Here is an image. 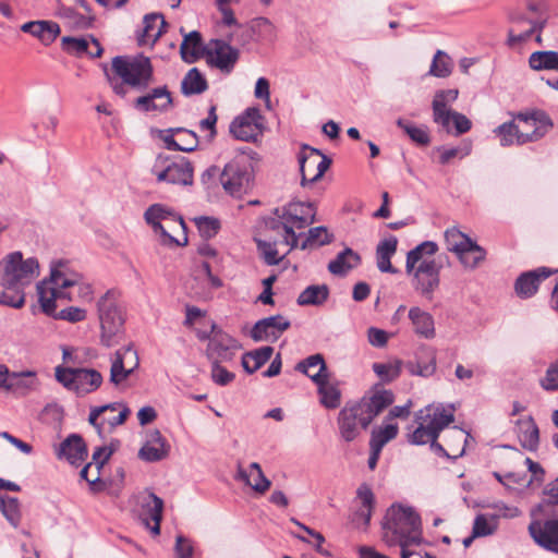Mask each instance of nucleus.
<instances>
[{
  "label": "nucleus",
  "instance_id": "obj_49",
  "mask_svg": "<svg viewBox=\"0 0 558 558\" xmlns=\"http://www.w3.org/2000/svg\"><path fill=\"white\" fill-rule=\"evenodd\" d=\"M469 434L462 428L454 427L446 435L447 446L452 454V459H457L464 453L465 444Z\"/></svg>",
  "mask_w": 558,
  "mask_h": 558
},
{
  "label": "nucleus",
  "instance_id": "obj_8",
  "mask_svg": "<svg viewBox=\"0 0 558 558\" xmlns=\"http://www.w3.org/2000/svg\"><path fill=\"white\" fill-rule=\"evenodd\" d=\"M0 267L3 269L1 284L5 289L24 290L39 276L38 260L34 257L23 259L21 252L9 254Z\"/></svg>",
  "mask_w": 558,
  "mask_h": 558
},
{
  "label": "nucleus",
  "instance_id": "obj_32",
  "mask_svg": "<svg viewBox=\"0 0 558 558\" xmlns=\"http://www.w3.org/2000/svg\"><path fill=\"white\" fill-rule=\"evenodd\" d=\"M142 519L144 523L149 526V521L154 522V526L150 527V531L158 535L160 533V521L162 518V509L163 501L161 498L156 496L155 494H148L142 504Z\"/></svg>",
  "mask_w": 558,
  "mask_h": 558
},
{
  "label": "nucleus",
  "instance_id": "obj_15",
  "mask_svg": "<svg viewBox=\"0 0 558 558\" xmlns=\"http://www.w3.org/2000/svg\"><path fill=\"white\" fill-rule=\"evenodd\" d=\"M301 185L306 186L317 182L328 170L331 159L322 154L320 150L303 145L302 153L299 157Z\"/></svg>",
  "mask_w": 558,
  "mask_h": 558
},
{
  "label": "nucleus",
  "instance_id": "obj_30",
  "mask_svg": "<svg viewBox=\"0 0 558 558\" xmlns=\"http://www.w3.org/2000/svg\"><path fill=\"white\" fill-rule=\"evenodd\" d=\"M518 438L521 446L530 451H535L539 444V429L532 416L518 418L515 422Z\"/></svg>",
  "mask_w": 558,
  "mask_h": 558
},
{
  "label": "nucleus",
  "instance_id": "obj_39",
  "mask_svg": "<svg viewBox=\"0 0 558 558\" xmlns=\"http://www.w3.org/2000/svg\"><path fill=\"white\" fill-rule=\"evenodd\" d=\"M409 318L418 336L426 339L435 337L434 318L429 313L422 311L420 307H412L409 311Z\"/></svg>",
  "mask_w": 558,
  "mask_h": 558
},
{
  "label": "nucleus",
  "instance_id": "obj_43",
  "mask_svg": "<svg viewBox=\"0 0 558 558\" xmlns=\"http://www.w3.org/2000/svg\"><path fill=\"white\" fill-rule=\"evenodd\" d=\"M272 353L271 347H263L247 352L242 356V366L245 372L253 374L270 360Z\"/></svg>",
  "mask_w": 558,
  "mask_h": 558
},
{
  "label": "nucleus",
  "instance_id": "obj_12",
  "mask_svg": "<svg viewBox=\"0 0 558 558\" xmlns=\"http://www.w3.org/2000/svg\"><path fill=\"white\" fill-rule=\"evenodd\" d=\"M54 376L68 390L76 395H87L97 390L102 384V375L94 368L57 366Z\"/></svg>",
  "mask_w": 558,
  "mask_h": 558
},
{
  "label": "nucleus",
  "instance_id": "obj_41",
  "mask_svg": "<svg viewBox=\"0 0 558 558\" xmlns=\"http://www.w3.org/2000/svg\"><path fill=\"white\" fill-rule=\"evenodd\" d=\"M328 298L329 288L327 284H312L299 294L296 303L300 306H320Z\"/></svg>",
  "mask_w": 558,
  "mask_h": 558
},
{
  "label": "nucleus",
  "instance_id": "obj_25",
  "mask_svg": "<svg viewBox=\"0 0 558 558\" xmlns=\"http://www.w3.org/2000/svg\"><path fill=\"white\" fill-rule=\"evenodd\" d=\"M445 241L447 250L456 253L461 264H469L464 258V253L470 252V250L480 252L477 259L482 257V247L457 228L446 230Z\"/></svg>",
  "mask_w": 558,
  "mask_h": 558
},
{
  "label": "nucleus",
  "instance_id": "obj_47",
  "mask_svg": "<svg viewBox=\"0 0 558 558\" xmlns=\"http://www.w3.org/2000/svg\"><path fill=\"white\" fill-rule=\"evenodd\" d=\"M332 234H330L326 227H314L307 232L306 238L298 245L301 250L311 247L323 246L329 244L332 241Z\"/></svg>",
  "mask_w": 558,
  "mask_h": 558
},
{
  "label": "nucleus",
  "instance_id": "obj_45",
  "mask_svg": "<svg viewBox=\"0 0 558 558\" xmlns=\"http://www.w3.org/2000/svg\"><path fill=\"white\" fill-rule=\"evenodd\" d=\"M396 123L415 144L427 146L430 143V136L427 126H416L402 118H399Z\"/></svg>",
  "mask_w": 558,
  "mask_h": 558
},
{
  "label": "nucleus",
  "instance_id": "obj_31",
  "mask_svg": "<svg viewBox=\"0 0 558 558\" xmlns=\"http://www.w3.org/2000/svg\"><path fill=\"white\" fill-rule=\"evenodd\" d=\"M458 89H441L437 90L434 95L432 102L433 120L437 124H445L449 111H452L449 106L458 98Z\"/></svg>",
  "mask_w": 558,
  "mask_h": 558
},
{
  "label": "nucleus",
  "instance_id": "obj_23",
  "mask_svg": "<svg viewBox=\"0 0 558 558\" xmlns=\"http://www.w3.org/2000/svg\"><path fill=\"white\" fill-rule=\"evenodd\" d=\"M555 271L549 268L539 267L521 274L514 283L515 293L521 299H529L533 296L538 290L541 280L548 278Z\"/></svg>",
  "mask_w": 558,
  "mask_h": 558
},
{
  "label": "nucleus",
  "instance_id": "obj_40",
  "mask_svg": "<svg viewBox=\"0 0 558 558\" xmlns=\"http://www.w3.org/2000/svg\"><path fill=\"white\" fill-rule=\"evenodd\" d=\"M57 15L64 22V24L73 31L87 29L92 26L94 17L83 15L76 12L73 8L60 4L57 9Z\"/></svg>",
  "mask_w": 558,
  "mask_h": 558
},
{
  "label": "nucleus",
  "instance_id": "obj_13",
  "mask_svg": "<svg viewBox=\"0 0 558 558\" xmlns=\"http://www.w3.org/2000/svg\"><path fill=\"white\" fill-rule=\"evenodd\" d=\"M151 172L156 175L158 182L180 185H191L193 183V167L185 158L171 161L168 157L159 155Z\"/></svg>",
  "mask_w": 558,
  "mask_h": 558
},
{
  "label": "nucleus",
  "instance_id": "obj_7",
  "mask_svg": "<svg viewBox=\"0 0 558 558\" xmlns=\"http://www.w3.org/2000/svg\"><path fill=\"white\" fill-rule=\"evenodd\" d=\"M414 417L417 426L409 436L412 445L432 444L454 421L453 410H447L442 405H427L417 411Z\"/></svg>",
  "mask_w": 558,
  "mask_h": 558
},
{
  "label": "nucleus",
  "instance_id": "obj_63",
  "mask_svg": "<svg viewBox=\"0 0 558 558\" xmlns=\"http://www.w3.org/2000/svg\"><path fill=\"white\" fill-rule=\"evenodd\" d=\"M14 294H11L9 292H1L0 293V305L10 306L13 308H22L25 304V294L24 290L13 289Z\"/></svg>",
  "mask_w": 558,
  "mask_h": 558
},
{
  "label": "nucleus",
  "instance_id": "obj_44",
  "mask_svg": "<svg viewBox=\"0 0 558 558\" xmlns=\"http://www.w3.org/2000/svg\"><path fill=\"white\" fill-rule=\"evenodd\" d=\"M207 87V81L197 68L191 69L181 82V92L185 96L202 94Z\"/></svg>",
  "mask_w": 558,
  "mask_h": 558
},
{
  "label": "nucleus",
  "instance_id": "obj_11",
  "mask_svg": "<svg viewBox=\"0 0 558 558\" xmlns=\"http://www.w3.org/2000/svg\"><path fill=\"white\" fill-rule=\"evenodd\" d=\"M112 70L128 84L136 89H146L153 81V65L148 58L116 57L112 60Z\"/></svg>",
  "mask_w": 558,
  "mask_h": 558
},
{
  "label": "nucleus",
  "instance_id": "obj_29",
  "mask_svg": "<svg viewBox=\"0 0 558 558\" xmlns=\"http://www.w3.org/2000/svg\"><path fill=\"white\" fill-rule=\"evenodd\" d=\"M311 379L317 385L320 403L327 409H337L341 403V392L329 381V375L314 374Z\"/></svg>",
  "mask_w": 558,
  "mask_h": 558
},
{
  "label": "nucleus",
  "instance_id": "obj_50",
  "mask_svg": "<svg viewBox=\"0 0 558 558\" xmlns=\"http://www.w3.org/2000/svg\"><path fill=\"white\" fill-rule=\"evenodd\" d=\"M0 509L10 524L13 527H17L22 518L17 498L0 496Z\"/></svg>",
  "mask_w": 558,
  "mask_h": 558
},
{
  "label": "nucleus",
  "instance_id": "obj_60",
  "mask_svg": "<svg viewBox=\"0 0 558 558\" xmlns=\"http://www.w3.org/2000/svg\"><path fill=\"white\" fill-rule=\"evenodd\" d=\"M118 407H121L120 403L114 402L92 409L88 416V422L97 429L98 434H101L102 430H105L104 417L101 418V422H98L99 416L108 411L116 412L118 410Z\"/></svg>",
  "mask_w": 558,
  "mask_h": 558
},
{
  "label": "nucleus",
  "instance_id": "obj_14",
  "mask_svg": "<svg viewBox=\"0 0 558 558\" xmlns=\"http://www.w3.org/2000/svg\"><path fill=\"white\" fill-rule=\"evenodd\" d=\"M513 121L517 124V132H519L518 145L541 140L553 126L550 118L543 111L518 113Z\"/></svg>",
  "mask_w": 558,
  "mask_h": 558
},
{
  "label": "nucleus",
  "instance_id": "obj_22",
  "mask_svg": "<svg viewBox=\"0 0 558 558\" xmlns=\"http://www.w3.org/2000/svg\"><path fill=\"white\" fill-rule=\"evenodd\" d=\"M170 445L158 429H149L138 458L146 462H158L168 457Z\"/></svg>",
  "mask_w": 558,
  "mask_h": 558
},
{
  "label": "nucleus",
  "instance_id": "obj_33",
  "mask_svg": "<svg viewBox=\"0 0 558 558\" xmlns=\"http://www.w3.org/2000/svg\"><path fill=\"white\" fill-rule=\"evenodd\" d=\"M21 31L38 38L44 45H50L58 37L60 26L51 21H32L24 23Z\"/></svg>",
  "mask_w": 558,
  "mask_h": 558
},
{
  "label": "nucleus",
  "instance_id": "obj_1",
  "mask_svg": "<svg viewBox=\"0 0 558 558\" xmlns=\"http://www.w3.org/2000/svg\"><path fill=\"white\" fill-rule=\"evenodd\" d=\"M81 275L70 269L66 262H59L51 267L50 277L37 283L38 301L41 311L56 319L70 323H78L86 318V311L81 307L70 306L56 312V301L65 299L72 300L69 291L80 282Z\"/></svg>",
  "mask_w": 558,
  "mask_h": 558
},
{
  "label": "nucleus",
  "instance_id": "obj_48",
  "mask_svg": "<svg viewBox=\"0 0 558 558\" xmlns=\"http://www.w3.org/2000/svg\"><path fill=\"white\" fill-rule=\"evenodd\" d=\"M498 527V515L477 514L473 523V537L493 535Z\"/></svg>",
  "mask_w": 558,
  "mask_h": 558
},
{
  "label": "nucleus",
  "instance_id": "obj_42",
  "mask_svg": "<svg viewBox=\"0 0 558 558\" xmlns=\"http://www.w3.org/2000/svg\"><path fill=\"white\" fill-rule=\"evenodd\" d=\"M529 65L534 71L558 72V51H535L529 57Z\"/></svg>",
  "mask_w": 558,
  "mask_h": 558
},
{
  "label": "nucleus",
  "instance_id": "obj_2",
  "mask_svg": "<svg viewBox=\"0 0 558 558\" xmlns=\"http://www.w3.org/2000/svg\"><path fill=\"white\" fill-rule=\"evenodd\" d=\"M395 401L390 390L381 387L365 395L360 401L343 407L337 417L340 437L351 442L362 430L366 429L373 420Z\"/></svg>",
  "mask_w": 558,
  "mask_h": 558
},
{
  "label": "nucleus",
  "instance_id": "obj_21",
  "mask_svg": "<svg viewBox=\"0 0 558 558\" xmlns=\"http://www.w3.org/2000/svg\"><path fill=\"white\" fill-rule=\"evenodd\" d=\"M173 106L171 93L167 86L155 87L134 101L135 109L142 112H168Z\"/></svg>",
  "mask_w": 558,
  "mask_h": 558
},
{
  "label": "nucleus",
  "instance_id": "obj_61",
  "mask_svg": "<svg viewBox=\"0 0 558 558\" xmlns=\"http://www.w3.org/2000/svg\"><path fill=\"white\" fill-rule=\"evenodd\" d=\"M373 371L384 381L393 380L400 373L399 366L391 363H374Z\"/></svg>",
  "mask_w": 558,
  "mask_h": 558
},
{
  "label": "nucleus",
  "instance_id": "obj_17",
  "mask_svg": "<svg viewBox=\"0 0 558 558\" xmlns=\"http://www.w3.org/2000/svg\"><path fill=\"white\" fill-rule=\"evenodd\" d=\"M201 338L208 339L206 355L210 362L231 361L235 351L240 348L239 342L233 337L218 329L216 325H213L210 335Z\"/></svg>",
  "mask_w": 558,
  "mask_h": 558
},
{
  "label": "nucleus",
  "instance_id": "obj_37",
  "mask_svg": "<svg viewBox=\"0 0 558 558\" xmlns=\"http://www.w3.org/2000/svg\"><path fill=\"white\" fill-rule=\"evenodd\" d=\"M35 371L12 372L8 391L17 396H26L35 390L38 385Z\"/></svg>",
  "mask_w": 558,
  "mask_h": 558
},
{
  "label": "nucleus",
  "instance_id": "obj_51",
  "mask_svg": "<svg viewBox=\"0 0 558 558\" xmlns=\"http://www.w3.org/2000/svg\"><path fill=\"white\" fill-rule=\"evenodd\" d=\"M452 70L450 57L442 50H437L430 64L429 74L436 77H447Z\"/></svg>",
  "mask_w": 558,
  "mask_h": 558
},
{
  "label": "nucleus",
  "instance_id": "obj_27",
  "mask_svg": "<svg viewBox=\"0 0 558 558\" xmlns=\"http://www.w3.org/2000/svg\"><path fill=\"white\" fill-rule=\"evenodd\" d=\"M234 478L243 482L258 494H265L271 486V482L265 476L257 462H252L248 470L239 465Z\"/></svg>",
  "mask_w": 558,
  "mask_h": 558
},
{
  "label": "nucleus",
  "instance_id": "obj_53",
  "mask_svg": "<svg viewBox=\"0 0 558 558\" xmlns=\"http://www.w3.org/2000/svg\"><path fill=\"white\" fill-rule=\"evenodd\" d=\"M126 362V347L116 351L111 361L110 383L119 386L123 383V371Z\"/></svg>",
  "mask_w": 558,
  "mask_h": 558
},
{
  "label": "nucleus",
  "instance_id": "obj_55",
  "mask_svg": "<svg viewBox=\"0 0 558 558\" xmlns=\"http://www.w3.org/2000/svg\"><path fill=\"white\" fill-rule=\"evenodd\" d=\"M447 122L445 124H440L447 132H450V123L452 122L456 129V134L460 135L470 131L472 123L471 121L462 113L457 111H449L447 116Z\"/></svg>",
  "mask_w": 558,
  "mask_h": 558
},
{
  "label": "nucleus",
  "instance_id": "obj_16",
  "mask_svg": "<svg viewBox=\"0 0 558 558\" xmlns=\"http://www.w3.org/2000/svg\"><path fill=\"white\" fill-rule=\"evenodd\" d=\"M508 21L512 24L507 38V45L511 48L527 41L535 32H542L547 24L546 16L529 19L518 11L510 12Z\"/></svg>",
  "mask_w": 558,
  "mask_h": 558
},
{
  "label": "nucleus",
  "instance_id": "obj_34",
  "mask_svg": "<svg viewBox=\"0 0 558 558\" xmlns=\"http://www.w3.org/2000/svg\"><path fill=\"white\" fill-rule=\"evenodd\" d=\"M144 27L138 35V45L155 44L165 32L167 23L162 14L150 13L144 16Z\"/></svg>",
  "mask_w": 558,
  "mask_h": 558
},
{
  "label": "nucleus",
  "instance_id": "obj_3",
  "mask_svg": "<svg viewBox=\"0 0 558 558\" xmlns=\"http://www.w3.org/2000/svg\"><path fill=\"white\" fill-rule=\"evenodd\" d=\"M438 251L434 241H424L409 251L405 260V271L413 276V287L424 298L432 300L440 283L441 265L433 257Z\"/></svg>",
  "mask_w": 558,
  "mask_h": 558
},
{
  "label": "nucleus",
  "instance_id": "obj_64",
  "mask_svg": "<svg viewBox=\"0 0 558 558\" xmlns=\"http://www.w3.org/2000/svg\"><path fill=\"white\" fill-rule=\"evenodd\" d=\"M542 387L548 391L558 389V363H553L546 371L545 377L541 381Z\"/></svg>",
  "mask_w": 558,
  "mask_h": 558
},
{
  "label": "nucleus",
  "instance_id": "obj_58",
  "mask_svg": "<svg viewBox=\"0 0 558 558\" xmlns=\"http://www.w3.org/2000/svg\"><path fill=\"white\" fill-rule=\"evenodd\" d=\"M408 369L412 375H418L423 377L432 376L436 371L435 354L430 353L426 362L417 361L416 363H409Z\"/></svg>",
  "mask_w": 558,
  "mask_h": 558
},
{
  "label": "nucleus",
  "instance_id": "obj_6",
  "mask_svg": "<svg viewBox=\"0 0 558 558\" xmlns=\"http://www.w3.org/2000/svg\"><path fill=\"white\" fill-rule=\"evenodd\" d=\"M100 323V341L107 348L118 343L125 323V307L118 290H108L97 301Z\"/></svg>",
  "mask_w": 558,
  "mask_h": 558
},
{
  "label": "nucleus",
  "instance_id": "obj_59",
  "mask_svg": "<svg viewBox=\"0 0 558 558\" xmlns=\"http://www.w3.org/2000/svg\"><path fill=\"white\" fill-rule=\"evenodd\" d=\"M201 235L205 239L214 238L219 229L220 222L211 217H197L194 219Z\"/></svg>",
  "mask_w": 558,
  "mask_h": 558
},
{
  "label": "nucleus",
  "instance_id": "obj_56",
  "mask_svg": "<svg viewBox=\"0 0 558 558\" xmlns=\"http://www.w3.org/2000/svg\"><path fill=\"white\" fill-rule=\"evenodd\" d=\"M252 32L264 40H274L276 38V27L267 17H257L253 20Z\"/></svg>",
  "mask_w": 558,
  "mask_h": 558
},
{
  "label": "nucleus",
  "instance_id": "obj_10",
  "mask_svg": "<svg viewBox=\"0 0 558 558\" xmlns=\"http://www.w3.org/2000/svg\"><path fill=\"white\" fill-rule=\"evenodd\" d=\"M252 179V162L250 158L242 153L225 166L220 174V184L229 195L241 197L251 187Z\"/></svg>",
  "mask_w": 558,
  "mask_h": 558
},
{
  "label": "nucleus",
  "instance_id": "obj_35",
  "mask_svg": "<svg viewBox=\"0 0 558 558\" xmlns=\"http://www.w3.org/2000/svg\"><path fill=\"white\" fill-rule=\"evenodd\" d=\"M204 47L199 32L193 31L184 35L183 41L180 46L182 60L186 63L196 62L202 56H205Z\"/></svg>",
  "mask_w": 558,
  "mask_h": 558
},
{
  "label": "nucleus",
  "instance_id": "obj_52",
  "mask_svg": "<svg viewBox=\"0 0 558 558\" xmlns=\"http://www.w3.org/2000/svg\"><path fill=\"white\" fill-rule=\"evenodd\" d=\"M398 435V425L388 424L379 429H375L372 432L369 447H376L380 450L385 447V445L395 439Z\"/></svg>",
  "mask_w": 558,
  "mask_h": 558
},
{
  "label": "nucleus",
  "instance_id": "obj_38",
  "mask_svg": "<svg viewBox=\"0 0 558 558\" xmlns=\"http://www.w3.org/2000/svg\"><path fill=\"white\" fill-rule=\"evenodd\" d=\"M398 240L391 235L383 240L376 248L377 267L381 272L396 274L398 270L391 265V257L397 251Z\"/></svg>",
  "mask_w": 558,
  "mask_h": 558
},
{
  "label": "nucleus",
  "instance_id": "obj_4",
  "mask_svg": "<svg viewBox=\"0 0 558 558\" xmlns=\"http://www.w3.org/2000/svg\"><path fill=\"white\" fill-rule=\"evenodd\" d=\"M383 539L389 546H411L422 542L421 518L411 507L392 505L383 522Z\"/></svg>",
  "mask_w": 558,
  "mask_h": 558
},
{
  "label": "nucleus",
  "instance_id": "obj_5",
  "mask_svg": "<svg viewBox=\"0 0 558 558\" xmlns=\"http://www.w3.org/2000/svg\"><path fill=\"white\" fill-rule=\"evenodd\" d=\"M278 219H271L269 228L281 232L283 243L291 248L298 247L299 236L294 228L303 229L315 221L316 210L312 203L290 202L275 210Z\"/></svg>",
  "mask_w": 558,
  "mask_h": 558
},
{
  "label": "nucleus",
  "instance_id": "obj_62",
  "mask_svg": "<svg viewBox=\"0 0 558 558\" xmlns=\"http://www.w3.org/2000/svg\"><path fill=\"white\" fill-rule=\"evenodd\" d=\"M221 362H211V379L219 386H227L234 379V374L220 365Z\"/></svg>",
  "mask_w": 558,
  "mask_h": 558
},
{
  "label": "nucleus",
  "instance_id": "obj_26",
  "mask_svg": "<svg viewBox=\"0 0 558 558\" xmlns=\"http://www.w3.org/2000/svg\"><path fill=\"white\" fill-rule=\"evenodd\" d=\"M163 137L166 147L175 151H193L198 146V136L194 131L183 128L170 129Z\"/></svg>",
  "mask_w": 558,
  "mask_h": 558
},
{
  "label": "nucleus",
  "instance_id": "obj_54",
  "mask_svg": "<svg viewBox=\"0 0 558 558\" xmlns=\"http://www.w3.org/2000/svg\"><path fill=\"white\" fill-rule=\"evenodd\" d=\"M494 133L500 137L501 146L518 145L519 132H517V124L513 120L500 124L494 130Z\"/></svg>",
  "mask_w": 558,
  "mask_h": 558
},
{
  "label": "nucleus",
  "instance_id": "obj_20",
  "mask_svg": "<svg viewBox=\"0 0 558 558\" xmlns=\"http://www.w3.org/2000/svg\"><path fill=\"white\" fill-rule=\"evenodd\" d=\"M291 323L282 315H274L257 320L250 331L255 342H276L288 330Z\"/></svg>",
  "mask_w": 558,
  "mask_h": 558
},
{
  "label": "nucleus",
  "instance_id": "obj_36",
  "mask_svg": "<svg viewBox=\"0 0 558 558\" xmlns=\"http://www.w3.org/2000/svg\"><path fill=\"white\" fill-rule=\"evenodd\" d=\"M361 263L360 255L352 248L347 247L340 252L333 260L328 264V270L336 276H344Z\"/></svg>",
  "mask_w": 558,
  "mask_h": 558
},
{
  "label": "nucleus",
  "instance_id": "obj_46",
  "mask_svg": "<svg viewBox=\"0 0 558 558\" xmlns=\"http://www.w3.org/2000/svg\"><path fill=\"white\" fill-rule=\"evenodd\" d=\"M295 369L305 374L311 378L314 374L329 375L324 356L319 353L310 355L303 361L299 362Z\"/></svg>",
  "mask_w": 558,
  "mask_h": 558
},
{
  "label": "nucleus",
  "instance_id": "obj_9",
  "mask_svg": "<svg viewBox=\"0 0 558 558\" xmlns=\"http://www.w3.org/2000/svg\"><path fill=\"white\" fill-rule=\"evenodd\" d=\"M145 221L153 228L154 232L159 233L163 244L179 245L180 241L172 236L171 232L181 230L184 235V243H187L186 226L181 216L171 208L162 204L149 206L144 214Z\"/></svg>",
  "mask_w": 558,
  "mask_h": 558
},
{
  "label": "nucleus",
  "instance_id": "obj_18",
  "mask_svg": "<svg viewBox=\"0 0 558 558\" xmlns=\"http://www.w3.org/2000/svg\"><path fill=\"white\" fill-rule=\"evenodd\" d=\"M204 54L210 66L223 73H231L239 60V50L221 39H211L204 47Z\"/></svg>",
  "mask_w": 558,
  "mask_h": 558
},
{
  "label": "nucleus",
  "instance_id": "obj_28",
  "mask_svg": "<svg viewBox=\"0 0 558 558\" xmlns=\"http://www.w3.org/2000/svg\"><path fill=\"white\" fill-rule=\"evenodd\" d=\"M57 456L73 465H78L86 459L87 448L80 435L72 434L60 444Z\"/></svg>",
  "mask_w": 558,
  "mask_h": 558
},
{
  "label": "nucleus",
  "instance_id": "obj_24",
  "mask_svg": "<svg viewBox=\"0 0 558 558\" xmlns=\"http://www.w3.org/2000/svg\"><path fill=\"white\" fill-rule=\"evenodd\" d=\"M529 531L539 546L558 554V520L532 523Z\"/></svg>",
  "mask_w": 558,
  "mask_h": 558
},
{
  "label": "nucleus",
  "instance_id": "obj_19",
  "mask_svg": "<svg viewBox=\"0 0 558 558\" xmlns=\"http://www.w3.org/2000/svg\"><path fill=\"white\" fill-rule=\"evenodd\" d=\"M263 117L256 107L247 108L230 124V133L240 141L253 142L262 133Z\"/></svg>",
  "mask_w": 558,
  "mask_h": 558
},
{
  "label": "nucleus",
  "instance_id": "obj_57",
  "mask_svg": "<svg viewBox=\"0 0 558 558\" xmlns=\"http://www.w3.org/2000/svg\"><path fill=\"white\" fill-rule=\"evenodd\" d=\"M256 244L258 253L267 265H278L282 260L283 257L279 256L276 243L257 240Z\"/></svg>",
  "mask_w": 558,
  "mask_h": 558
}]
</instances>
